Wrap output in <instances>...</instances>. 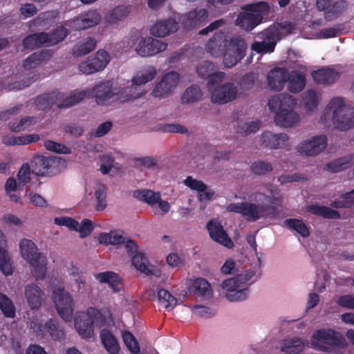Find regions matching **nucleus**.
<instances>
[{
	"instance_id": "f257e3e1",
	"label": "nucleus",
	"mask_w": 354,
	"mask_h": 354,
	"mask_svg": "<svg viewBox=\"0 0 354 354\" xmlns=\"http://www.w3.org/2000/svg\"><path fill=\"white\" fill-rule=\"evenodd\" d=\"M205 49L214 57H223L225 66L231 68L245 57L247 44L240 36L228 40L223 32L218 31L209 39Z\"/></svg>"
},
{
	"instance_id": "f03ea898",
	"label": "nucleus",
	"mask_w": 354,
	"mask_h": 354,
	"mask_svg": "<svg viewBox=\"0 0 354 354\" xmlns=\"http://www.w3.org/2000/svg\"><path fill=\"white\" fill-rule=\"evenodd\" d=\"M297 104L295 99L288 93H280L272 96L268 102L271 111H276L274 122L283 127H292L300 121L299 115L293 111Z\"/></svg>"
},
{
	"instance_id": "7ed1b4c3",
	"label": "nucleus",
	"mask_w": 354,
	"mask_h": 354,
	"mask_svg": "<svg viewBox=\"0 0 354 354\" xmlns=\"http://www.w3.org/2000/svg\"><path fill=\"white\" fill-rule=\"evenodd\" d=\"M98 241L100 244L105 245H118L124 243L128 254L131 257V262L134 267L147 274L151 273L149 268V261L145 254L138 250V246L136 241L131 239L126 241V238L115 230L111 231L109 233H100Z\"/></svg>"
},
{
	"instance_id": "20e7f679",
	"label": "nucleus",
	"mask_w": 354,
	"mask_h": 354,
	"mask_svg": "<svg viewBox=\"0 0 354 354\" xmlns=\"http://www.w3.org/2000/svg\"><path fill=\"white\" fill-rule=\"evenodd\" d=\"M321 119H330L336 128L346 131L354 127V108L346 106L342 97H335L325 107Z\"/></svg>"
},
{
	"instance_id": "39448f33",
	"label": "nucleus",
	"mask_w": 354,
	"mask_h": 354,
	"mask_svg": "<svg viewBox=\"0 0 354 354\" xmlns=\"http://www.w3.org/2000/svg\"><path fill=\"white\" fill-rule=\"evenodd\" d=\"M312 338V344L315 348L330 354H339L347 346L345 337L333 329L316 330Z\"/></svg>"
},
{
	"instance_id": "423d86ee",
	"label": "nucleus",
	"mask_w": 354,
	"mask_h": 354,
	"mask_svg": "<svg viewBox=\"0 0 354 354\" xmlns=\"http://www.w3.org/2000/svg\"><path fill=\"white\" fill-rule=\"evenodd\" d=\"M270 10L267 2L246 4L242 7V12L238 15L235 24L242 30L251 31L262 22L264 17H268Z\"/></svg>"
},
{
	"instance_id": "0eeeda50",
	"label": "nucleus",
	"mask_w": 354,
	"mask_h": 354,
	"mask_svg": "<svg viewBox=\"0 0 354 354\" xmlns=\"http://www.w3.org/2000/svg\"><path fill=\"white\" fill-rule=\"evenodd\" d=\"M19 248L22 257L32 267V274L37 279H44L47 271V259L41 253L38 252L37 247L31 240H21Z\"/></svg>"
},
{
	"instance_id": "6e6552de",
	"label": "nucleus",
	"mask_w": 354,
	"mask_h": 354,
	"mask_svg": "<svg viewBox=\"0 0 354 354\" xmlns=\"http://www.w3.org/2000/svg\"><path fill=\"white\" fill-rule=\"evenodd\" d=\"M227 211L241 214L249 222H254L261 218H271L276 215V207L269 205L241 202L230 203Z\"/></svg>"
},
{
	"instance_id": "1a4fd4ad",
	"label": "nucleus",
	"mask_w": 354,
	"mask_h": 354,
	"mask_svg": "<svg viewBox=\"0 0 354 354\" xmlns=\"http://www.w3.org/2000/svg\"><path fill=\"white\" fill-rule=\"evenodd\" d=\"M255 275L252 270L236 275L233 278L225 279L222 283V288L226 290L225 297L230 301H241L246 299L249 295L248 288L242 286L250 281Z\"/></svg>"
},
{
	"instance_id": "9d476101",
	"label": "nucleus",
	"mask_w": 354,
	"mask_h": 354,
	"mask_svg": "<svg viewBox=\"0 0 354 354\" xmlns=\"http://www.w3.org/2000/svg\"><path fill=\"white\" fill-rule=\"evenodd\" d=\"M86 93L84 91H75L66 97L62 102L58 101L63 97L60 92H51L39 95L35 99V104L38 109L45 111L51 108L53 105L59 109L67 108L75 105L85 98Z\"/></svg>"
},
{
	"instance_id": "9b49d317",
	"label": "nucleus",
	"mask_w": 354,
	"mask_h": 354,
	"mask_svg": "<svg viewBox=\"0 0 354 354\" xmlns=\"http://www.w3.org/2000/svg\"><path fill=\"white\" fill-rule=\"evenodd\" d=\"M104 317L100 310L95 308H88L75 318V327L77 333L84 338H89L93 333V324L101 326Z\"/></svg>"
},
{
	"instance_id": "f8f14e48",
	"label": "nucleus",
	"mask_w": 354,
	"mask_h": 354,
	"mask_svg": "<svg viewBox=\"0 0 354 354\" xmlns=\"http://www.w3.org/2000/svg\"><path fill=\"white\" fill-rule=\"evenodd\" d=\"M52 299L59 315L66 322L71 321L74 301L70 293L64 288H57L54 290Z\"/></svg>"
},
{
	"instance_id": "ddd939ff",
	"label": "nucleus",
	"mask_w": 354,
	"mask_h": 354,
	"mask_svg": "<svg viewBox=\"0 0 354 354\" xmlns=\"http://www.w3.org/2000/svg\"><path fill=\"white\" fill-rule=\"evenodd\" d=\"M111 57L104 50H99L94 56L89 57L79 65V70L86 75H90L103 70L110 62Z\"/></svg>"
},
{
	"instance_id": "4468645a",
	"label": "nucleus",
	"mask_w": 354,
	"mask_h": 354,
	"mask_svg": "<svg viewBox=\"0 0 354 354\" xmlns=\"http://www.w3.org/2000/svg\"><path fill=\"white\" fill-rule=\"evenodd\" d=\"M238 88L232 82L216 86L211 91V100L217 104H225L234 101L237 96Z\"/></svg>"
},
{
	"instance_id": "2eb2a0df",
	"label": "nucleus",
	"mask_w": 354,
	"mask_h": 354,
	"mask_svg": "<svg viewBox=\"0 0 354 354\" xmlns=\"http://www.w3.org/2000/svg\"><path fill=\"white\" fill-rule=\"evenodd\" d=\"M346 0H316V8L324 12V19L331 21L337 18L346 9Z\"/></svg>"
},
{
	"instance_id": "dca6fc26",
	"label": "nucleus",
	"mask_w": 354,
	"mask_h": 354,
	"mask_svg": "<svg viewBox=\"0 0 354 354\" xmlns=\"http://www.w3.org/2000/svg\"><path fill=\"white\" fill-rule=\"evenodd\" d=\"M113 84L109 80L100 82L96 84L93 88L86 91V96H91L95 98L96 103L98 105H108L114 97V93L112 91Z\"/></svg>"
},
{
	"instance_id": "f3484780",
	"label": "nucleus",
	"mask_w": 354,
	"mask_h": 354,
	"mask_svg": "<svg viewBox=\"0 0 354 354\" xmlns=\"http://www.w3.org/2000/svg\"><path fill=\"white\" fill-rule=\"evenodd\" d=\"M167 47V43L151 37H147L140 40L136 51L140 56L147 57L164 51Z\"/></svg>"
},
{
	"instance_id": "a211bd4d",
	"label": "nucleus",
	"mask_w": 354,
	"mask_h": 354,
	"mask_svg": "<svg viewBox=\"0 0 354 354\" xmlns=\"http://www.w3.org/2000/svg\"><path fill=\"white\" fill-rule=\"evenodd\" d=\"M327 147L326 136L320 135L312 137L310 139L304 140L299 144L297 151L301 154L308 156H317Z\"/></svg>"
},
{
	"instance_id": "6ab92c4d",
	"label": "nucleus",
	"mask_w": 354,
	"mask_h": 354,
	"mask_svg": "<svg viewBox=\"0 0 354 354\" xmlns=\"http://www.w3.org/2000/svg\"><path fill=\"white\" fill-rule=\"evenodd\" d=\"M179 81V75L176 71L166 73L156 85L152 95L156 97H164L174 91Z\"/></svg>"
},
{
	"instance_id": "aec40b11",
	"label": "nucleus",
	"mask_w": 354,
	"mask_h": 354,
	"mask_svg": "<svg viewBox=\"0 0 354 354\" xmlns=\"http://www.w3.org/2000/svg\"><path fill=\"white\" fill-rule=\"evenodd\" d=\"M101 18L100 14L96 10H89L74 18L71 21V26L77 30H86L97 25Z\"/></svg>"
},
{
	"instance_id": "412c9836",
	"label": "nucleus",
	"mask_w": 354,
	"mask_h": 354,
	"mask_svg": "<svg viewBox=\"0 0 354 354\" xmlns=\"http://www.w3.org/2000/svg\"><path fill=\"white\" fill-rule=\"evenodd\" d=\"M56 157L35 156L30 161L32 174L39 176H48L51 174L50 169L57 163Z\"/></svg>"
},
{
	"instance_id": "4be33fe9",
	"label": "nucleus",
	"mask_w": 354,
	"mask_h": 354,
	"mask_svg": "<svg viewBox=\"0 0 354 354\" xmlns=\"http://www.w3.org/2000/svg\"><path fill=\"white\" fill-rule=\"evenodd\" d=\"M207 229L212 239L224 245L227 248H232L234 243L220 223L209 221L207 223Z\"/></svg>"
},
{
	"instance_id": "5701e85b",
	"label": "nucleus",
	"mask_w": 354,
	"mask_h": 354,
	"mask_svg": "<svg viewBox=\"0 0 354 354\" xmlns=\"http://www.w3.org/2000/svg\"><path fill=\"white\" fill-rule=\"evenodd\" d=\"M288 79V71L285 68L275 67L267 75L268 87L276 91L283 89Z\"/></svg>"
},
{
	"instance_id": "b1692460",
	"label": "nucleus",
	"mask_w": 354,
	"mask_h": 354,
	"mask_svg": "<svg viewBox=\"0 0 354 354\" xmlns=\"http://www.w3.org/2000/svg\"><path fill=\"white\" fill-rule=\"evenodd\" d=\"M0 271L6 276L12 275L14 268L12 260L8 252L7 239L0 230Z\"/></svg>"
},
{
	"instance_id": "393cba45",
	"label": "nucleus",
	"mask_w": 354,
	"mask_h": 354,
	"mask_svg": "<svg viewBox=\"0 0 354 354\" xmlns=\"http://www.w3.org/2000/svg\"><path fill=\"white\" fill-rule=\"evenodd\" d=\"M207 17V10L204 8L194 9L183 16L182 25L186 29H192L205 22Z\"/></svg>"
},
{
	"instance_id": "a878e982",
	"label": "nucleus",
	"mask_w": 354,
	"mask_h": 354,
	"mask_svg": "<svg viewBox=\"0 0 354 354\" xmlns=\"http://www.w3.org/2000/svg\"><path fill=\"white\" fill-rule=\"evenodd\" d=\"M178 23L175 19L169 18L156 22L150 28V32L157 37H165L178 30Z\"/></svg>"
},
{
	"instance_id": "bb28decb",
	"label": "nucleus",
	"mask_w": 354,
	"mask_h": 354,
	"mask_svg": "<svg viewBox=\"0 0 354 354\" xmlns=\"http://www.w3.org/2000/svg\"><path fill=\"white\" fill-rule=\"evenodd\" d=\"M24 294L28 304L31 309H38L41 306L42 297L44 293L37 284L30 283L26 285Z\"/></svg>"
},
{
	"instance_id": "cd10ccee",
	"label": "nucleus",
	"mask_w": 354,
	"mask_h": 354,
	"mask_svg": "<svg viewBox=\"0 0 354 354\" xmlns=\"http://www.w3.org/2000/svg\"><path fill=\"white\" fill-rule=\"evenodd\" d=\"M95 279L101 283H107L114 292H119L123 288L122 278L115 272L106 271L95 274Z\"/></svg>"
},
{
	"instance_id": "c85d7f7f",
	"label": "nucleus",
	"mask_w": 354,
	"mask_h": 354,
	"mask_svg": "<svg viewBox=\"0 0 354 354\" xmlns=\"http://www.w3.org/2000/svg\"><path fill=\"white\" fill-rule=\"evenodd\" d=\"M53 55V51L49 49H44L37 51L28 57L23 62L25 69L30 70L37 68L43 62L49 60Z\"/></svg>"
},
{
	"instance_id": "c756f323",
	"label": "nucleus",
	"mask_w": 354,
	"mask_h": 354,
	"mask_svg": "<svg viewBox=\"0 0 354 354\" xmlns=\"http://www.w3.org/2000/svg\"><path fill=\"white\" fill-rule=\"evenodd\" d=\"M156 69L153 66H148L138 71L132 79V86L127 88L125 92H132L133 89H136L137 86L145 84L151 81L156 75Z\"/></svg>"
},
{
	"instance_id": "7c9ffc66",
	"label": "nucleus",
	"mask_w": 354,
	"mask_h": 354,
	"mask_svg": "<svg viewBox=\"0 0 354 354\" xmlns=\"http://www.w3.org/2000/svg\"><path fill=\"white\" fill-rule=\"evenodd\" d=\"M339 73L329 67L322 68L312 73L313 80L318 84L330 85L339 78Z\"/></svg>"
},
{
	"instance_id": "2f4dec72",
	"label": "nucleus",
	"mask_w": 354,
	"mask_h": 354,
	"mask_svg": "<svg viewBox=\"0 0 354 354\" xmlns=\"http://www.w3.org/2000/svg\"><path fill=\"white\" fill-rule=\"evenodd\" d=\"M48 32H46L30 34L23 39V46L26 49L31 50L42 46H48Z\"/></svg>"
},
{
	"instance_id": "473e14b6",
	"label": "nucleus",
	"mask_w": 354,
	"mask_h": 354,
	"mask_svg": "<svg viewBox=\"0 0 354 354\" xmlns=\"http://www.w3.org/2000/svg\"><path fill=\"white\" fill-rule=\"evenodd\" d=\"M261 140L266 147L278 149L286 145L288 136L286 133L272 134L271 132H265L261 135Z\"/></svg>"
},
{
	"instance_id": "72a5a7b5",
	"label": "nucleus",
	"mask_w": 354,
	"mask_h": 354,
	"mask_svg": "<svg viewBox=\"0 0 354 354\" xmlns=\"http://www.w3.org/2000/svg\"><path fill=\"white\" fill-rule=\"evenodd\" d=\"M288 90L292 93L301 91L306 86V76L304 73L292 71L288 73Z\"/></svg>"
},
{
	"instance_id": "f704fd0d",
	"label": "nucleus",
	"mask_w": 354,
	"mask_h": 354,
	"mask_svg": "<svg viewBox=\"0 0 354 354\" xmlns=\"http://www.w3.org/2000/svg\"><path fill=\"white\" fill-rule=\"evenodd\" d=\"M353 165L354 154H351L328 162L326 165V168L328 171L337 173L351 167Z\"/></svg>"
},
{
	"instance_id": "c9c22d12",
	"label": "nucleus",
	"mask_w": 354,
	"mask_h": 354,
	"mask_svg": "<svg viewBox=\"0 0 354 354\" xmlns=\"http://www.w3.org/2000/svg\"><path fill=\"white\" fill-rule=\"evenodd\" d=\"M96 43V40L93 37L84 38L73 47L72 54L75 57L85 55L95 49Z\"/></svg>"
},
{
	"instance_id": "e433bc0d",
	"label": "nucleus",
	"mask_w": 354,
	"mask_h": 354,
	"mask_svg": "<svg viewBox=\"0 0 354 354\" xmlns=\"http://www.w3.org/2000/svg\"><path fill=\"white\" fill-rule=\"evenodd\" d=\"M100 338L103 346L110 354L118 353L120 350L119 344L116 338L110 330L107 329L102 330Z\"/></svg>"
},
{
	"instance_id": "4c0bfd02",
	"label": "nucleus",
	"mask_w": 354,
	"mask_h": 354,
	"mask_svg": "<svg viewBox=\"0 0 354 354\" xmlns=\"http://www.w3.org/2000/svg\"><path fill=\"white\" fill-rule=\"evenodd\" d=\"M308 211L314 215L321 216L324 218L339 219L340 218V214L337 211L324 205L313 204L308 207Z\"/></svg>"
},
{
	"instance_id": "58836bf2",
	"label": "nucleus",
	"mask_w": 354,
	"mask_h": 354,
	"mask_svg": "<svg viewBox=\"0 0 354 354\" xmlns=\"http://www.w3.org/2000/svg\"><path fill=\"white\" fill-rule=\"evenodd\" d=\"M129 12V7L127 6H117L106 15V22L109 24H118L127 17Z\"/></svg>"
},
{
	"instance_id": "ea45409f",
	"label": "nucleus",
	"mask_w": 354,
	"mask_h": 354,
	"mask_svg": "<svg viewBox=\"0 0 354 354\" xmlns=\"http://www.w3.org/2000/svg\"><path fill=\"white\" fill-rule=\"evenodd\" d=\"M192 289L194 295L197 297H210L212 295L211 285L203 278L196 279L193 281Z\"/></svg>"
},
{
	"instance_id": "a19ab883",
	"label": "nucleus",
	"mask_w": 354,
	"mask_h": 354,
	"mask_svg": "<svg viewBox=\"0 0 354 354\" xmlns=\"http://www.w3.org/2000/svg\"><path fill=\"white\" fill-rule=\"evenodd\" d=\"M46 332L55 341L64 339L65 337V331L64 328L53 319H50L46 322Z\"/></svg>"
},
{
	"instance_id": "79ce46f5",
	"label": "nucleus",
	"mask_w": 354,
	"mask_h": 354,
	"mask_svg": "<svg viewBox=\"0 0 354 354\" xmlns=\"http://www.w3.org/2000/svg\"><path fill=\"white\" fill-rule=\"evenodd\" d=\"M284 225L290 230H295L302 237H308L310 230L304 222L298 218H288L284 221Z\"/></svg>"
},
{
	"instance_id": "37998d69",
	"label": "nucleus",
	"mask_w": 354,
	"mask_h": 354,
	"mask_svg": "<svg viewBox=\"0 0 354 354\" xmlns=\"http://www.w3.org/2000/svg\"><path fill=\"white\" fill-rule=\"evenodd\" d=\"M304 344L299 337H294L285 340L281 346V351L287 354H297L303 351Z\"/></svg>"
},
{
	"instance_id": "c03bdc74",
	"label": "nucleus",
	"mask_w": 354,
	"mask_h": 354,
	"mask_svg": "<svg viewBox=\"0 0 354 354\" xmlns=\"http://www.w3.org/2000/svg\"><path fill=\"white\" fill-rule=\"evenodd\" d=\"M202 97V91L198 85L188 87L182 95V102L190 104L199 101Z\"/></svg>"
},
{
	"instance_id": "a18cd8bd",
	"label": "nucleus",
	"mask_w": 354,
	"mask_h": 354,
	"mask_svg": "<svg viewBox=\"0 0 354 354\" xmlns=\"http://www.w3.org/2000/svg\"><path fill=\"white\" fill-rule=\"evenodd\" d=\"M0 310L6 317L14 318L15 317V306L12 301L3 293H0Z\"/></svg>"
},
{
	"instance_id": "49530a36",
	"label": "nucleus",
	"mask_w": 354,
	"mask_h": 354,
	"mask_svg": "<svg viewBox=\"0 0 354 354\" xmlns=\"http://www.w3.org/2000/svg\"><path fill=\"white\" fill-rule=\"evenodd\" d=\"M133 196L139 201L145 202L149 205L156 203L160 199L159 193L149 189L136 190Z\"/></svg>"
},
{
	"instance_id": "de8ad7c7",
	"label": "nucleus",
	"mask_w": 354,
	"mask_h": 354,
	"mask_svg": "<svg viewBox=\"0 0 354 354\" xmlns=\"http://www.w3.org/2000/svg\"><path fill=\"white\" fill-rule=\"evenodd\" d=\"M48 46H53L64 40L68 35V30L63 26H58L50 32H48Z\"/></svg>"
},
{
	"instance_id": "09e8293b",
	"label": "nucleus",
	"mask_w": 354,
	"mask_h": 354,
	"mask_svg": "<svg viewBox=\"0 0 354 354\" xmlns=\"http://www.w3.org/2000/svg\"><path fill=\"white\" fill-rule=\"evenodd\" d=\"M158 297L159 302L167 310H171L177 304V299L168 290L164 288H160L158 290Z\"/></svg>"
},
{
	"instance_id": "8fccbe9b",
	"label": "nucleus",
	"mask_w": 354,
	"mask_h": 354,
	"mask_svg": "<svg viewBox=\"0 0 354 354\" xmlns=\"http://www.w3.org/2000/svg\"><path fill=\"white\" fill-rule=\"evenodd\" d=\"M303 106L306 111H314L318 106V97L314 90H308L303 97Z\"/></svg>"
},
{
	"instance_id": "3c124183",
	"label": "nucleus",
	"mask_w": 354,
	"mask_h": 354,
	"mask_svg": "<svg viewBox=\"0 0 354 354\" xmlns=\"http://www.w3.org/2000/svg\"><path fill=\"white\" fill-rule=\"evenodd\" d=\"M250 170L255 175L263 176L272 171L273 170V166L270 162L257 160L252 163Z\"/></svg>"
},
{
	"instance_id": "603ef678",
	"label": "nucleus",
	"mask_w": 354,
	"mask_h": 354,
	"mask_svg": "<svg viewBox=\"0 0 354 354\" xmlns=\"http://www.w3.org/2000/svg\"><path fill=\"white\" fill-rule=\"evenodd\" d=\"M122 337L124 344L133 354L139 353L140 350L139 344L131 332L129 330L123 331Z\"/></svg>"
},
{
	"instance_id": "864d4df0",
	"label": "nucleus",
	"mask_w": 354,
	"mask_h": 354,
	"mask_svg": "<svg viewBox=\"0 0 354 354\" xmlns=\"http://www.w3.org/2000/svg\"><path fill=\"white\" fill-rule=\"evenodd\" d=\"M258 80V75L254 72H250L242 76L239 82L240 88L244 91L252 89Z\"/></svg>"
},
{
	"instance_id": "5fc2aeb1",
	"label": "nucleus",
	"mask_w": 354,
	"mask_h": 354,
	"mask_svg": "<svg viewBox=\"0 0 354 354\" xmlns=\"http://www.w3.org/2000/svg\"><path fill=\"white\" fill-rule=\"evenodd\" d=\"M35 117H25L21 118L19 122H10L9 123V129L13 132H20L28 129L35 121Z\"/></svg>"
},
{
	"instance_id": "6e6d98bb",
	"label": "nucleus",
	"mask_w": 354,
	"mask_h": 354,
	"mask_svg": "<svg viewBox=\"0 0 354 354\" xmlns=\"http://www.w3.org/2000/svg\"><path fill=\"white\" fill-rule=\"evenodd\" d=\"M44 147L50 151L55 152L60 154H68L71 152L69 147L65 145L54 142L53 140H48L44 143Z\"/></svg>"
},
{
	"instance_id": "4d7b16f0",
	"label": "nucleus",
	"mask_w": 354,
	"mask_h": 354,
	"mask_svg": "<svg viewBox=\"0 0 354 354\" xmlns=\"http://www.w3.org/2000/svg\"><path fill=\"white\" fill-rule=\"evenodd\" d=\"M261 126V121H252L250 122H244L238 127V132L244 134L249 135L250 133H254L257 132Z\"/></svg>"
},
{
	"instance_id": "13d9d810",
	"label": "nucleus",
	"mask_w": 354,
	"mask_h": 354,
	"mask_svg": "<svg viewBox=\"0 0 354 354\" xmlns=\"http://www.w3.org/2000/svg\"><path fill=\"white\" fill-rule=\"evenodd\" d=\"M275 47V41L267 42L255 41L252 44V49L259 53H272L274 51Z\"/></svg>"
},
{
	"instance_id": "bf43d9fd",
	"label": "nucleus",
	"mask_w": 354,
	"mask_h": 354,
	"mask_svg": "<svg viewBox=\"0 0 354 354\" xmlns=\"http://www.w3.org/2000/svg\"><path fill=\"white\" fill-rule=\"evenodd\" d=\"M95 196L97 199L95 209L97 211H102L106 207V190L103 185H100L95 192Z\"/></svg>"
},
{
	"instance_id": "052dcab7",
	"label": "nucleus",
	"mask_w": 354,
	"mask_h": 354,
	"mask_svg": "<svg viewBox=\"0 0 354 354\" xmlns=\"http://www.w3.org/2000/svg\"><path fill=\"white\" fill-rule=\"evenodd\" d=\"M214 71L215 66L214 64L209 61L201 62L196 68L198 76L204 78H207Z\"/></svg>"
},
{
	"instance_id": "680f3d73",
	"label": "nucleus",
	"mask_w": 354,
	"mask_h": 354,
	"mask_svg": "<svg viewBox=\"0 0 354 354\" xmlns=\"http://www.w3.org/2000/svg\"><path fill=\"white\" fill-rule=\"evenodd\" d=\"M54 223L57 225L66 226L71 230H77L79 226V223L77 221L67 216L56 217L54 219Z\"/></svg>"
},
{
	"instance_id": "e2e57ef3",
	"label": "nucleus",
	"mask_w": 354,
	"mask_h": 354,
	"mask_svg": "<svg viewBox=\"0 0 354 354\" xmlns=\"http://www.w3.org/2000/svg\"><path fill=\"white\" fill-rule=\"evenodd\" d=\"M31 166L28 163H24L17 174V179L19 183L25 185L30 180L32 174Z\"/></svg>"
},
{
	"instance_id": "0e129e2a",
	"label": "nucleus",
	"mask_w": 354,
	"mask_h": 354,
	"mask_svg": "<svg viewBox=\"0 0 354 354\" xmlns=\"http://www.w3.org/2000/svg\"><path fill=\"white\" fill-rule=\"evenodd\" d=\"M184 183L190 189L196 190L198 192H204L207 188L203 181L194 179L192 176H187L184 180Z\"/></svg>"
},
{
	"instance_id": "69168bd1",
	"label": "nucleus",
	"mask_w": 354,
	"mask_h": 354,
	"mask_svg": "<svg viewBox=\"0 0 354 354\" xmlns=\"http://www.w3.org/2000/svg\"><path fill=\"white\" fill-rule=\"evenodd\" d=\"M225 73L224 72H214L213 71L207 78H208L207 86L208 90L211 93V91L214 88L212 86H216L222 82Z\"/></svg>"
},
{
	"instance_id": "338daca9",
	"label": "nucleus",
	"mask_w": 354,
	"mask_h": 354,
	"mask_svg": "<svg viewBox=\"0 0 354 354\" xmlns=\"http://www.w3.org/2000/svg\"><path fill=\"white\" fill-rule=\"evenodd\" d=\"M68 273L72 276L77 285L78 290L82 288V286H84L85 280L82 277V272L80 268L73 264L68 268Z\"/></svg>"
},
{
	"instance_id": "774afa93",
	"label": "nucleus",
	"mask_w": 354,
	"mask_h": 354,
	"mask_svg": "<svg viewBox=\"0 0 354 354\" xmlns=\"http://www.w3.org/2000/svg\"><path fill=\"white\" fill-rule=\"evenodd\" d=\"M94 227L92 221L85 218L82 221L80 225L79 224L77 231L80 232L81 238H85L91 233Z\"/></svg>"
}]
</instances>
